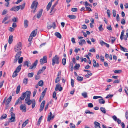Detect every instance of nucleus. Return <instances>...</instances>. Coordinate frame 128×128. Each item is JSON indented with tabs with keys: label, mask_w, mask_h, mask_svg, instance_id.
<instances>
[{
	"label": "nucleus",
	"mask_w": 128,
	"mask_h": 128,
	"mask_svg": "<svg viewBox=\"0 0 128 128\" xmlns=\"http://www.w3.org/2000/svg\"><path fill=\"white\" fill-rule=\"evenodd\" d=\"M21 64L19 65L16 68L15 71L17 72L18 73L19 72L21 68Z\"/></svg>",
	"instance_id": "nucleus-20"
},
{
	"label": "nucleus",
	"mask_w": 128,
	"mask_h": 128,
	"mask_svg": "<svg viewBox=\"0 0 128 128\" xmlns=\"http://www.w3.org/2000/svg\"><path fill=\"white\" fill-rule=\"evenodd\" d=\"M11 115V117L10 118L9 122H14L16 121L15 114H12Z\"/></svg>",
	"instance_id": "nucleus-9"
},
{
	"label": "nucleus",
	"mask_w": 128,
	"mask_h": 128,
	"mask_svg": "<svg viewBox=\"0 0 128 128\" xmlns=\"http://www.w3.org/2000/svg\"><path fill=\"white\" fill-rule=\"evenodd\" d=\"M26 92H25L23 93L22 94V95L20 97V98H21L23 100H24L25 97L26 96Z\"/></svg>",
	"instance_id": "nucleus-25"
},
{
	"label": "nucleus",
	"mask_w": 128,
	"mask_h": 128,
	"mask_svg": "<svg viewBox=\"0 0 128 128\" xmlns=\"http://www.w3.org/2000/svg\"><path fill=\"white\" fill-rule=\"evenodd\" d=\"M54 34L57 38H58L60 39L61 38L62 36L59 32H56Z\"/></svg>",
	"instance_id": "nucleus-24"
},
{
	"label": "nucleus",
	"mask_w": 128,
	"mask_h": 128,
	"mask_svg": "<svg viewBox=\"0 0 128 128\" xmlns=\"http://www.w3.org/2000/svg\"><path fill=\"white\" fill-rule=\"evenodd\" d=\"M80 67V65L79 64H76L75 66L74 67V70L75 69H78V68Z\"/></svg>",
	"instance_id": "nucleus-52"
},
{
	"label": "nucleus",
	"mask_w": 128,
	"mask_h": 128,
	"mask_svg": "<svg viewBox=\"0 0 128 128\" xmlns=\"http://www.w3.org/2000/svg\"><path fill=\"white\" fill-rule=\"evenodd\" d=\"M22 54V52L20 51L17 52L15 56V58H19Z\"/></svg>",
	"instance_id": "nucleus-23"
},
{
	"label": "nucleus",
	"mask_w": 128,
	"mask_h": 128,
	"mask_svg": "<svg viewBox=\"0 0 128 128\" xmlns=\"http://www.w3.org/2000/svg\"><path fill=\"white\" fill-rule=\"evenodd\" d=\"M67 17L70 19H75L76 17L74 15H68Z\"/></svg>",
	"instance_id": "nucleus-33"
},
{
	"label": "nucleus",
	"mask_w": 128,
	"mask_h": 128,
	"mask_svg": "<svg viewBox=\"0 0 128 128\" xmlns=\"http://www.w3.org/2000/svg\"><path fill=\"white\" fill-rule=\"evenodd\" d=\"M34 75V73L33 72L29 73L28 74V76L29 78H32Z\"/></svg>",
	"instance_id": "nucleus-46"
},
{
	"label": "nucleus",
	"mask_w": 128,
	"mask_h": 128,
	"mask_svg": "<svg viewBox=\"0 0 128 128\" xmlns=\"http://www.w3.org/2000/svg\"><path fill=\"white\" fill-rule=\"evenodd\" d=\"M56 92H54L53 94L52 97L53 98H55L56 100L57 99V98L56 97Z\"/></svg>",
	"instance_id": "nucleus-53"
},
{
	"label": "nucleus",
	"mask_w": 128,
	"mask_h": 128,
	"mask_svg": "<svg viewBox=\"0 0 128 128\" xmlns=\"http://www.w3.org/2000/svg\"><path fill=\"white\" fill-rule=\"evenodd\" d=\"M40 64L42 65L44 64V62L46 63L47 62V57L46 56H43V58H41L40 61Z\"/></svg>",
	"instance_id": "nucleus-6"
},
{
	"label": "nucleus",
	"mask_w": 128,
	"mask_h": 128,
	"mask_svg": "<svg viewBox=\"0 0 128 128\" xmlns=\"http://www.w3.org/2000/svg\"><path fill=\"white\" fill-rule=\"evenodd\" d=\"M80 46H82L83 44H86V42L84 39L81 40L80 42H78Z\"/></svg>",
	"instance_id": "nucleus-16"
},
{
	"label": "nucleus",
	"mask_w": 128,
	"mask_h": 128,
	"mask_svg": "<svg viewBox=\"0 0 128 128\" xmlns=\"http://www.w3.org/2000/svg\"><path fill=\"white\" fill-rule=\"evenodd\" d=\"M43 82L42 80H40V81L38 82V85L39 86H42L43 85Z\"/></svg>",
	"instance_id": "nucleus-40"
},
{
	"label": "nucleus",
	"mask_w": 128,
	"mask_h": 128,
	"mask_svg": "<svg viewBox=\"0 0 128 128\" xmlns=\"http://www.w3.org/2000/svg\"><path fill=\"white\" fill-rule=\"evenodd\" d=\"M125 116L126 118L128 119V111L126 112Z\"/></svg>",
	"instance_id": "nucleus-64"
},
{
	"label": "nucleus",
	"mask_w": 128,
	"mask_h": 128,
	"mask_svg": "<svg viewBox=\"0 0 128 128\" xmlns=\"http://www.w3.org/2000/svg\"><path fill=\"white\" fill-rule=\"evenodd\" d=\"M71 10L72 12H76L78 10V9L76 8H72L71 9Z\"/></svg>",
	"instance_id": "nucleus-55"
},
{
	"label": "nucleus",
	"mask_w": 128,
	"mask_h": 128,
	"mask_svg": "<svg viewBox=\"0 0 128 128\" xmlns=\"http://www.w3.org/2000/svg\"><path fill=\"white\" fill-rule=\"evenodd\" d=\"M12 98V97L11 96H10L9 98L7 99L6 101V106L8 105L10 102L11 101V100Z\"/></svg>",
	"instance_id": "nucleus-26"
},
{
	"label": "nucleus",
	"mask_w": 128,
	"mask_h": 128,
	"mask_svg": "<svg viewBox=\"0 0 128 128\" xmlns=\"http://www.w3.org/2000/svg\"><path fill=\"white\" fill-rule=\"evenodd\" d=\"M107 14L108 17H110V10H107Z\"/></svg>",
	"instance_id": "nucleus-60"
},
{
	"label": "nucleus",
	"mask_w": 128,
	"mask_h": 128,
	"mask_svg": "<svg viewBox=\"0 0 128 128\" xmlns=\"http://www.w3.org/2000/svg\"><path fill=\"white\" fill-rule=\"evenodd\" d=\"M121 23L122 24H124L126 23V21L125 20L124 18H122V19L121 21Z\"/></svg>",
	"instance_id": "nucleus-54"
},
{
	"label": "nucleus",
	"mask_w": 128,
	"mask_h": 128,
	"mask_svg": "<svg viewBox=\"0 0 128 128\" xmlns=\"http://www.w3.org/2000/svg\"><path fill=\"white\" fill-rule=\"evenodd\" d=\"M20 85H19L16 88V93L17 94L18 93L20 90Z\"/></svg>",
	"instance_id": "nucleus-35"
},
{
	"label": "nucleus",
	"mask_w": 128,
	"mask_h": 128,
	"mask_svg": "<svg viewBox=\"0 0 128 128\" xmlns=\"http://www.w3.org/2000/svg\"><path fill=\"white\" fill-rule=\"evenodd\" d=\"M120 47L121 50L125 52H128L126 48L122 47L121 45H120Z\"/></svg>",
	"instance_id": "nucleus-30"
},
{
	"label": "nucleus",
	"mask_w": 128,
	"mask_h": 128,
	"mask_svg": "<svg viewBox=\"0 0 128 128\" xmlns=\"http://www.w3.org/2000/svg\"><path fill=\"white\" fill-rule=\"evenodd\" d=\"M59 58L58 56L56 55L52 58V65L54 66L55 64H59Z\"/></svg>",
	"instance_id": "nucleus-3"
},
{
	"label": "nucleus",
	"mask_w": 128,
	"mask_h": 128,
	"mask_svg": "<svg viewBox=\"0 0 128 128\" xmlns=\"http://www.w3.org/2000/svg\"><path fill=\"white\" fill-rule=\"evenodd\" d=\"M51 22H48L47 24V27L48 30H50L52 27V26L51 25Z\"/></svg>",
	"instance_id": "nucleus-29"
},
{
	"label": "nucleus",
	"mask_w": 128,
	"mask_h": 128,
	"mask_svg": "<svg viewBox=\"0 0 128 128\" xmlns=\"http://www.w3.org/2000/svg\"><path fill=\"white\" fill-rule=\"evenodd\" d=\"M93 66L94 67H98L99 66V64L98 63H96V62L95 60H93Z\"/></svg>",
	"instance_id": "nucleus-21"
},
{
	"label": "nucleus",
	"mask_w": 128,
	"mask_h": 128,
	"mask_svg": "<svg viewBox=\"0 0 128 128\" xmlns=\"http://www.w3.org/2000/svg\"><path fill=\"white\" fill-rule=\"evenodd\" d=\"M62 90V88L61 86L59 84H58L56 85L55 90L57 91L58 90L59 91H61Z\"/></svg>",
	"instance_id": "nucleus-7"
},
{
	"label": "nucleus",
	"mask_w": 128,
	"mask_h": 128,
	"mask_svg": "<svg viewBox=\"0 0 128 128\" xmlns=\"http://www.w3.org/2000/svg\"><path fill=\"white\" fill-rule=\"evenodd\" d=\"M70 128H75V125L72 123L70 124Z\"/></svg>",
	"instance_id": "nucleus-57"
},
{
	"label": "nucleus",
	"mask_w": 128,
	"mask_h": 128,
	"mask_svg": "<svg viewBox=\"0 0 128 128\" xmlns=\"http://www.w3.org/2000/svg\"><path fill=\"white\" fill-rule=\"evenodd\" d=\"M95 128H101L100 124L97 122H94Z\"/></svg>",
	"instance_id": "nucleus-14"
},
{
	"label": "nucleus",
	"mask_w": 128,
	"mask_h": 128,
	"mask_svg": "<svg viewBox=\"0 0 128 128\" xmlns=\"http://www.w3.org/2000/svg\"><path fill=\"white\" fill-rule=\"evenodd\" d=\"M7 116V115L6 114H4L1 116L0 119H5L6 118Z\"/></svg>",
	"instance_id": "nucleus-43"
},
{
	"label": "nucleus",
	"mask_w": 128,
	"mask_h": 128,
	"mask_svg": "<svg viewBox=\"0 0 128 128\" xmlns=\"http://www.w3.org/2000/svg\"><path fill=\"white\" fill-rule=\"evenodd\" d=\"M20 109L22 111L25 112L26 111V106L23 104H22L20 106Z\"/></svg>",
	"instance_id": "nucleus-12"
},
{
	"label": "nucleus",
	"mask_w": 128,
	"mask_h": 128,
	"mask_svg": "<svg viewBox=\"0 0 128 128\" xmlns=\"http://www.w3.org/2000/svg\"><path fill=\"white\" fill-rule=\"evenodd\" d=\"M82 95L84 98H86L88 97L87 94L86 92L82 93Z\"/></svg>",
	"instance_id": "nucleus-38"
},
{
	"label": "nucleus",
	"mask_w": 128,
	"mask_h": 128,
	"mask_svg": "<svg viewBox=\"0 0 128 128\" xmlns=\"http://www.w3.org/2000/svg\"><path fill=\"white\" fill-rule=\"evenodd\" d=\"M38 62V60H36L32 65V66H30L31 64L30 62L28 60L24 62V66H26L28 67L30 66L29 69H32L33 68H35L36 67Z\"/></svg>",
	"instance_id": "nucleus-2"
},
{
	"label": "nucleus",
	"mask_w": 128,
	"mask_h": 128,
	"mask_svg": "<svg viewBox=\"0 0 128 128\" xmlns=\"http://www.w3.org/2000/svg\"><path fill=\"white\" fill-rule=\"evenodd\" d=\"M52 116V112H50L49 114L48 115V116L47 121H48L49 122L50 121V120H51V118H50L51 116Z\"/></svg>",
	"instance_id": "nucleus-34"
},
{
	"label": "nucleus",
	"mask_w": 128,
	"mask_h": 128,
	"mask_svg": "<svg viewBox=\"0 0 128 128\" xmlns=\"http://www.w3.org/2000/svg\"><path fill=\"white\" fill-rule=\"evenodd\" d=\"M28 21L26 20H24V26L25 28H26L28 26Z\"/></svg>",
	"instance_id": "nucleus-27"
},
{
	"label": "nucleus",
	"mask_w": 128,
	"mask_h": 128,
	"mask_svg": "<svg viewBox=\"0 0 128 128\" xmlns=\"http://www.w3.org/2000/svg\"><path fill=\"white\" fill-rule=\"evenodd\" d=\"M77 79L78 81L81 82L83 80V78L82 77L78 76L77 77Z\"/></svg>",
	"instance_id": "nucleus-36"
},
{
	"label": "nucleus",
	"mask_w": 128,
	"mask_h": 128,
	"mask_svg": "<svg viewBox=\"0 0 128 128\" xmlns=\"http://www.w3.org/2000/svg\"><path fill=\"white\" fill-rule=\"evenodd\" d=\"M20 9V8L18 6H14L12 8L10 9V10L14 12H17Z\"/></svg>",
	"instance_id": "nucleus-10"
},
{
	"label": "nucleus",
	"mask_w": 128,
	"mask_h": 128,
	"mask_svg": "<svg viewBox=\"0 0 128 128\" xmlns=\"http://www.w3.org/2000/svg\"><path fill=\"white\" fill-rule=\"evenodd\" d=\"M26 97L25 100V103L28 104V105H30L32 103V108H33L36 105V101L34 99L32 100L30 99L31 92L30 91H26Z\"/></svg>",
	"instance_id": "nucleus-1"
},
{
	"label": "nucleus",
	"mask_w": 128,
	"mask_h": 128,
	"mask_svg": "<svg viewBox=\"0 0 128 128\" xmlns=\"http://www.w3.org/2000/svg\"><path fill=\"white\" fill-rule=\"evenodd\" d=\"M28 79L26 78H25L23 80V83L25 84H26L28 83Z\"/></svg>",
	"instance_id": "nucleus-42"
},
{
	"label": "nucleus",
	"mask_w": 128,
	"mask_h": 128,
	"mask_svg": "<svg viewBox=\"0 0 128 128\" xmlns=\"http://www.w3.org/2000/svg\"><path fill=\"white\" fill-rule=\"evenodd\" d=\"M62 63L63 65L64 66L66 63V59L65 58H63L62 60Z\"/></svg>",
	"instance_id": "nucleus-50"
},
{
	"label": "nucleus",
	"mask_w": 128,
	"mask_h": 128,
	"mask_svg": "<svg viewBox=\"0 0 128 128\" xmlns=\"http://www.w3.org/2000/svg\"><path fill=\"white\" fill-rule=\"evenodd\" d=\"M112 14L113 16L114 17H116V11L115 10H112Z\"/></svg>",
	"instance_id": "nucleus-62"
},
{
	"label": "nucleus",
	"mask_w": 128,
	"mask_h": 128,
	"mask_svg": "<svg viewBox=\"0 0 128 128\" xmlns=\"http://www.w3.org/2000/svg\"><path fill=\"white\" fill-rule=\"evenodd\" d=\"M22 44L19 42L14 47V50L16 52H17L20 50L22 49Z\"/></svg>",
	"instance_id": "nucleus-4"
},
{
	"label": "nucleus",
	"mask_w": 128,
	"mask_h": 128,
	"mask_svg": "<svg viewBox=\"0 0 128 128\" xmlns=\"http://www.w3.org/2000/svg\"><path fill=\"white\" fill-rule=\"evenodd\" d=\"M25 3H24L22 5H20L18 6H19L20 9L21 10H22L24 9V8L25 6Z\"/></svg>",
	"instance_id": "nucleus-32"
},
{
	"label": "nucleus",
	"mask_w": 128,
	"mask_h": 128,
	"mask_svg": "<svg viewBox=\"0 0 128 128\" xmlns=\"http://www.w3.org/2000/svg\"><path fill=\"white\" fill-rule=\"evenodd\" d=\"M43 11V10L42 9H41L39 11L38 14L37 15V18H39L41 16L42 12Z\"/></svg>",
	"instance_id": "nucleus-19"
},
{
	"label": "nucleus",
	"mask_w": 128,
	"mask_h": 128,
	"mask_svg": "<svg viewBox=\"0 0 128 128\" xmlns=\"http://www.w3.org/2000/svg\"><path fill=\"white\" fill-rule=\"evenodd\" d=\"M102 24H101L100 25V26L98 27V29L100 31H102L103 30V28L102 27Z\"/></svg>",
	"instance_id": "nucleus-59"
},
{
	"label": "nucleus",
	"mask_w": 128,
	"mask_h": 128,
	"mask_svg": "<svg viewBox=\"0 0 128 128\" xmlns=\"http://www.w3.org/2000/svg\"><path fill=\"white\" fill-rule=\"evenodd\" d=\"M45 102L44 100H43L42 102L40 105V107L39 110L40 112H41L43 110L44 108Z\"/></svg>",
	"instance_id": "nucleus-11"
},
{
	"label": "nucleus",
	"mask_w": 128,
	"mask_h": 128,
	"mask_svg": "<svg viewBox=\"0 0 128 128\" xmlns=\"http://www.w3.org/2000/svg\"><path fill=\"white\" fill-rule=\"evenodd\" d=\"M112 118L115 121L117 122L118 124L121 123V120L120 119L118 118L116 116L114 115L113 116Z\"/></svg>",
	"instance_id": "nucleus-8"
},
{
	"label": "nucleus",
	"mask_w": 128,
	"mask_h": 128,
	"mask_svg": "<svg viewBox=\"0 0 128 128\" xmlns=\"http://www.w3.org/2000/svg\"><path fill=\"white\" fill-rule=\"evenodd\" d=\"M13 36L11 34L9 36L8 42L10 44L12 42L13 40Z\"/></svg>",
	"instance_id": "nucleus-15"
},
{
	"label": "nucleus",
	"mask_w": 128,
	"mask_h": 128,
	"mask_svg": "<svg viewBox=\"0 0 128 128\" xmlns=\"http://www.w3.org/2000/svg\"><path fill=\"white\" fill-rule=\"evenodd\" d=\"M42 116H41L39 118V119L38 120V122L37 125H39L40 124V123L41 122V120L42 119Z\"/></svg>",
	"instance_id": "nucleus-41"
},
{
	"label": "nucleus",
	"mask_w": 128,
	"mask_h": 128,
	"mask_svg": "<svg viewBox=\"0 0 128 128\" xmlns=\"http://www.w3.org/2000/svg\"><path fill=\"white\" fill-rule=\"evenodd\" d=\"M18 18H13L12 20V21H13L14 22H18Z\"/></svg>",
	"instance_id": "nucleus-45"
},
{
	"label": "nucleus",
	"mask_w": 128,
	"mask_h": 128,
	"mask_svg": "<svg viewBox=\"0 0 128 128\" xmlns=\"http://www.w3.org/2000/svg\"><path fill=\"white\" fill-rule=\"evenodd\" d=\"M122 72V70H116L114 71V72L116 74H118L119 73H120L121 72Z\"/></svg>",
	"instance_id": "nucleus-58"
},
{
	"label": "nucleus",
	"mask_w": 128,
	"mask_h": 128,
	"mask_svg": "<svg viewBox=\"0 0 128 128\" xmlns=\"http://www.w3.org/2000/svg\"><path fill=\"white\" fill-rule=\"evenodd\" d=\"M28 120L27 119L23 123L22 126V128H23L25 127L28 124Z\"/></svg>",
	"instance_id": "nucleus-28"
},
{
	"label": "nucleus",
	"mask_w": 128,
	"mask_h": 128,
	"mask_svg": "<svg viewBox=\"0 0 128 128\" xmlns=\"http://www.w3.org/2000/svg\"><path fill=\"white\" fill-rule=\"evenodd\" d=\"M8 12V11L7 10L4 9L2 11V15H4L6 14Z\"/></svg>",
	"instance_id": "nucleus-47"
},
{
	"label": "nucleus",
	"mask_w": 128,
	"mask_h": 128,
	"mask_svg": "<svg viewBox=\"0 0 128 128\" xmlns=\"http://www.w3.org/2000/svg\"><path fill=\"white\" fill-rule=\"evenodd\" d=\"M23 100L21 98H19L18 100L15 103V105H17L18 104H20L22 103V100Z\"/></svg>",
	"instance_id": "nucleus-18"
},
{
	"label": "nucleus",
	"mask_w": 128,
	"mask_h": 128,
	"mask_svg": "<svg viewBox=\"0 0 128 128\" xmlns=\"http://www.w3.org/2000/svg\"><path fill=\"white\" fill-rule=\"evenodd\" d=\"M102 98L101 99H99V102L100 104H104L105 103V101Z\"/></svg>",
	"instance_id": "nucleus-39"
},
{
	"label": "nucleus",
	"mask_w": 128,
	"mask_h": 128,
	"mask_svg": "<svg viewBox=\"0 0 128 128\" xmlns=\"http://www.w3.org/2000/svg\"><path fill=\"white\" fill-rule=\"evenodd\" d=\"M38 4V2H36V0H34L32 2L31 6L30 8L31 9H33L34 8V10L33 11V12H35V10Z\"/></svg>",
	"instance_id": "nucleus-5"
},
{
	"label": "nucleus",
	"mask_w": 128,
	"mask_h": 128,
	"mask_svg": "<svg viewBox=\"0 0 128 128\" xmlns=\"http://www.w3.org/2000/svg\"><path fill=\"white\" fill-rule=\"evenodd\" d=\"M88 2H85L84 5L85 6L86 9L87 10H88L89 11H92V10L90 7H88L87 6V4Z\"/></svg>",
	"instance_id": "nucleus-22"
},
{
	"label": "nucleus",
	"mask_w": 128,
	"mask_h": 128,
	"mask_svg": "<svg viewBox=\"0 0 128 128\" xmlns=\"http://www.w3.org/2000/svg\"><path fill=\"white\" fill-rule=\"evenodd\" d=\"M18 62L19 64L22 63L23 61V58L22 57H21L20 58L18 59Z\"/></svg>",
	"instance_id": "nucleus-51"
},
{
	"label": "nucleus",
	"mask_w": 128,
	"mask_h": 128,
	"mask_svg": "<svg viewBox=\"0 0 128 128\" xmlns=\"http://www.w3.org/2000/svg\"><path fill=\"white\" fill-rule=\"evenodd\" d=\"M46 67L45 66H43L41 69L40 70L37 72V74H39L42 72L46 69Z\"/></svg>",
	"instance_id": "nucleus-17"
},
{
	"label": "nucleus",
	"mask_w": 128,
	"mask_h": 128,
	"mask_svg": "<svg viewBox=\"0 0 128 128\" xmlns=\"http://www.w3.org/2000/svg\"><path fill=\"white\" fill-rule=\"evenodd\" d=\"M98 98H102V96H94L93 97V99H96Z\"/></svg>",
	"instance_id": "nucleus-56"
},
{
	"label": "nucleus",
	"mask_w": 128,
	"mask_h": 128,
	"mask_svg": "<svg viewBox=\"0 0 128 128\" xmlns=\"http://www.w3.org/2000/svg\"><path fill=\"white\" fill-rule=\"evenodd\" d=\"M59 77H57L56 78L55 80V83H57L59 82L60 81V80L59 79Z\"/></svg>",
	"instance_id": "nucleus-63"
},
{
	"label": "nucleus",
	"mask_w": 128,
	"mask_h": 128,
	"mask_svg": "<svg viewBox=\"0 0 128 128\" xmlns=\"http://www.w3.org/2000/svg\"><path fill=\"white\" fill-rule=\"evenodd\" d=\"M18 72L14 71L12 75V77L13 78L16 77L18 75Z\"/></svg>",
	"instance_id": "nucleus-49"
},
{
	"label": "nucleus",
	"mask_w": 128,
	"mask_h": 128,
	"mask_svg": "<svg viewBox=\"0 0 128 128\" xmlns=\"http://www.w3.org/2000/svg\"><path fill=\"white\" fill-rule=\"evenodd\" d=\"M52 4V2H50L48 3L46 7V9L48 11L49 10Z\"/></svg>",
	"instance_id": "nucleus-31"
},
{
	"label": "nucleus",
	"mask_w": 128,
	"mask_h": 128,
	"mask_svg": "<svg viewBox=\"0 0 128 128\" xmlns=\"http://www.w3.org/2000/svg\"><path fill=\"white\" fill-rule=\"evenodd\" d=\"M46 90L47 88H45L42 92V95L41 96H42L43 97H44L46 91Z\"/></svg>",
	"instance_id": "nucleus-37"
},
{
	"label": "nucleus",
	"mask_w": 128,
	"mask_h": 128,
	"mask_svg": "<svg viewBox=\"0 0 128 128\" xmlns=\"http://www.w3.org/2000/svg\"><path fill=\"white\" fill-rule=\"evenodd\" d=\"M101 111L103 113L105 114L106 113V111L105 108L102 107H101L100 108Z\"/></svg>",
	"instance_id": "nucleus-44"
},
{
	"label": "nucleus",
	"mask_w": 128,
	"mask_h": 128,
	"mask_svg": "<svg viewBox=\"0 0 128 128\" xmlns=\"http://www.w3.org/2000/svg\"><path fill=\"white\" fill-rule=\"evenodd\" d=\"M37 31V29H36L33 30L31 32L30 36L32 37L35 36L36 34Z\"/></svg>",
	"instance_id": "nucleus-13"
},
{
	"label": "nucleus",
	"mask_w": 128,
	"mask_h": 128,
	"mask_svg": "<svg viewBox=\"0 0 128 128\" xmlns=\"http://www.w3.org/2000/svg\"><path fill=\"white\" fill-rule=\"evenodd\" d=\"M85 112L86 114H94V113L93 112H90L89 110H86L85 111Z\"/></svg>",
	"instance_id": "nucleus-48"
},
{
	"label": "nucleus",
	"mask_w": 128,
	"mask_h": 128,
	"mask_svg": "<svg viewBox=\"0 0 128 128\" xmlns=\"http://www.w3.org/2000/svg\"><path fill=\"white\" fill-rule=\"evenodd\" d=\"M88 106L90 108H92L93 107V105L92 103H89L88 104Z\"/></svg>",
	"instance_id": "nucleus-61"
}]
</instances>
